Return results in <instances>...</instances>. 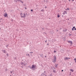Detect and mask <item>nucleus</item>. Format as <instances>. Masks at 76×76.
I'll return each instance as SVG.
<instances>
[{"label":"nucleus","mask_w":76,"mask_h":76,"mask_svg":"<svg viewBox=\"0 0 76 76\" xmlns=\"http://www.w3.org/2000/svg\"><path fill=\"white\" fill-rule=\"evenodd\" d=\"M44 72H45V71H44Z\"/></svg>","instance_id":"43"},{"label":"nucleus","mask_w":76,"mask_h":76,"mask_svg":"<svg viewBox=\"0 0 76 76\" xmlns=\"http://www.w3.org/2000/svg\"><path fill=\"white\" fill-rule=\"evenodd\" d=\"M4 17H7V14L6 13H5V14L4 15Z\"/></svg>","instance_id":"5"},{"label":"nucleus","mask_w":76,"mask_h":76,"mask_svg":"<svg viewBox=\"0 0 76 76\" xmlns=\"http://www.w3.org/2000/svg\"><path fill=\"white\" fill-rule=\"evenodd\" d=\"M8 45H7L6 46V47H7H7H8Z\"/></svg>","instance_id":"19"},{"label":"nucleus","mask_w":76,"mask_h":76,"mask_svg":"<svg viewBox=\"0 0 76 76\" xmlns=\"http://www.w3.org/2000/svg\"><path fill=\"white\" fill-rule=\"evenodd\" d=\"M59 17H60V15H58L57 17L58 18H59Z\"/></svg>","instance_id":"17"},{"label":"nucleus","mask_w":76,"mask_h":76,"mask_svg":"<svg viewBox=\"0 0 76 76\" xmlns=\"http://www.w3.org/2000/svg\"><path fill=\"white\" fill-rule=\"evenodd\" d=\"M3 19L2 18H0V20H2Z\"/></svg>","instance_id":"21"},{"label":"nucleus","mask_w":76,"mask_h":76,"mask_svg":"<svg viewBox=\"0 0 76 76\" xmlns=\"http://www.w3.org/2000/svg\"><path fill=\"white\" fill-rule=\"evenodd\" d=\"M55 67H57V66H58V64H56L55 65Z\"/></svg>","instance_id":"11"},{"label":"nucleus","mask_w":76,"mask_h":76,"mask_svg":"<svg viewBox=\"0 0 76 76\" xmlns=\"http://www.w3.org/2000/svg\"><path fill=\"white\" fill-rule=\"evenodd\" d=\"M54 60L53 61H52V62H53L54 63H55L56 62V60H57V58H56V56H54Z\"/></svg>","instance_id":"3"},{"label":"nucleus","mask_w":76,"mask_h":76,"mask_svg":"<svg viewBox=\"0 0 76 76\" xmlns=\"http://www.w3.org/2000/svg\"><path fill=\"white\" fill-rule=\"evenodd\" d=\"M20 15L21 16V18H25L26 17V15H25V14H22V13H20Z\"/></svg>","instance_id":"1"},{"label":"nucleus","mask_w":76,"mask_h":76,"mask_svg":"<svg viewBox=\"0 0 76 76\" xmlns=\"http://www.w3.org/2000/svg\"><path fill=\"white\" fill-rule=\"evenodd\" d=\"M15 1H16V3H17V1L16 0Z\"/></svg>","instance_id":"30"},{"label":"nucleus","mask_w":76,"mask_h":76,"mask_svg":"<svg viewBox=\"0 0 76 76\" xmlns=\"http://www.w3.org/2000/svg\"><path fill=\"white\" fill-rule=\"evenodd\" d=\"M64 60H68V58L67 57H65V58L64 59Z\"/></svg>","instance_id":"10"},{"label":"nucleus","mask_w":76,"mask_h":76,"mask_svg":"<svg viewBox=\"0 0 76 76\" xmlns=\"http://www.w3.org/2000/svg\"><path fill=\"white\" fill-rule=\"evenodd\" d=\"M50 76H51V74L50 75Z\"/></svg>","instance_id":"37"},{"label":"nucleus","mask_w":76,"mask_h":76,"mask_svg":"<svg viewBox=\"0 0 76 76\" xmlns=\"http://www.w3.org/2000/svg\"><path fill=\"white\" fill-rule=\"evenodd\" d=\"M46 2V3H47L48 2V0H47Z\"/></svg>","instance_id":"23"},{"label":"nucleus","mask_w":76,"mask_h":76,"mask_svg":"<svg viewBox=\"0 0 76 76\" xmlns=\"http://www.w3.org/2000/svg\"><path fill=\"white\" fill-rule=\"evenodd\" d=\"M30 53H33V52H30Z\"/></svg>","instance_id":"27"},{"label":"nucleus","mask_w":76,"mask_h":76,"mask_svg":"<svg viewBox=\"0 0 76 76\" xmlns=\"http://www.w3.org/2000/svg\"><path fill=\"white\" fill-rule=\"evenodd\" d=\"M25 9H27V8L26 7H25Z\"/></svg>","instance_id":"28"},{"label":"nucleus","mask_w":76,"mask_h":76,"mask_svg":"<svg viewBox=\"0 0 76 76\" xmlns=\"http://www.w3.org/2000/svg\"><path fill=\"white\" fill-rule=\"evenodd\" d=\"M31 12H32V11H33V10H31Z\"/></svg>","instance_id":"22"},{"label":"nucleus","mask_w":76,"mask_h":76,"mask_svg":"<svg viewBox=\"0 0 76 76\" xmlns=\"http://www.w3.org/2000/svg\"><path fill=\"white\" fill-rule=\"evenodd\" d=\"M65 32H66V31H65Z\"/></svg>","instance_id":"46"},{"label":"nucleus","mask_w":76,"mask_h":76,"mask_svg":"<svg viewBox=\"0 0 76 76\" xmlns=\"http://www.w3.org/2000/svg\"><path fill=\"white\" fill-rule=\"evenodd\" d=\"M41 57H43V54H42L40 55Z\"/></svg>","instance_id":"15"},{"label":"nucleus","mask_w":76,"mask_h":76,"mask_svg":"<svg viewBox=\"0 0 76 76\" xmlns=\"http://www.w3.org/2000/svg\"><path fill=\"white\" fill-rule=\"evenodd\" d=\"M69 10V8H67V9H66V10Z\"/></svg>","instance_id":"14"},{"label":"nucleus","mask_w":76,"mask_h":76,"mask_svg":"<svg viewBox=\"0 0 76 76\" xmlns=\"http://www.w3.org/2000/svg\"><path fill=\"white\" fill-rule=\"evenodd\" d=\"M74 28H75V27L74 26V27H73V28H72V31H74Z\"/></svg>","instance_id":"12"},{"label":"nucleus","mask_w":76,"mask_h":76,"mask_svg":"<svg viewBox=\"0 0 76 76\" xmlns=\"http://www.w3.org/2000/svg\"><path fill=\"white\" fill-rule=\"evenodd\" d=\"M69 35L70 36V35H71V34H69Z\"/></svg>","instance_id":"33"},{"label":"nucleus","mask_w":76,"mask_h":76,"mask_svg":"<svg viewBox=\"0 0 76 76\" xmlns=\"http://www.w3.org/2000/svg\"><path fill=\"white\" fill-rule=\"evenodd\" d=\"M70 71H71L72 72H73V71H74V70L72 69H71Z\"/></svg>","instance_id":"16"},{"label":"nucleus","mask_w":76,"mask_h":76,"mask_svg":"<svg viewBox=\"0 0 76 76\" xmlns=\"http://www.w3.org/2000/svg\"><path fill=\"white\" fill-rule=\"evenodd\" d=\"M21 65H22V66H25L26 65V64H24V63L22 62H21Z\"/></svg>","instance_id":"4"},{"label":"nucleus","mask_w":76,"mask_h":76,"mask_svg":"<svg viewBox=\"0 0 76 76\" xmlns=\"http://www.w3.org/2000/svg\"><path fill=\"white\" fill-rule=\"evenodd\" d=\"M47 40H46V41H45V42H47Z\"/></svg>","instance_id":"41"},{"label":"nucleus","mask_w":76,"mask_h":76,"mask_svg":"<svg viewBox=\"0 0 76 76\" xmlns=\"http://www.w3.org/2000/svg\"><path fill=\"white\" fill-rule=\"evenodd\" d=\"M15 59H16V58H14Z\"/></svg>","instance_id":"39"},{"label":"nucleus","mask_w":76,"mask_h":76,"mask_svg":"<svg viewBox=\"0 0 76 76\" xmlns=\"http://www.w3.org/2000/svg\"><path fill=\"white\" fill-rule=\"evenodd\" d=\"M69 1H70V0H69Z\"/></svg>","instance_id":"47"},{"label":"nucleus","mask_w":76,"mask_h":76,"mask_svg":"<svg viewBox=\"0 0 76 76\" xmlns=\"http://www.w3.org/2000/svg\"><path fill=\"white\" fill-rule=\"evenodd\" d=\"M45 57H47V56H45Z\"/></svg>","instance_id":"32"},{"label":"nucleus","mask_w":76,"mask_h":76,"mask_svg":"<svg viewBox=\"0 0 76 76\" xmlns=\"http://www.w3.org/2000/svg\"><path fill=\"white\" fill-rule=\"evenodd\" d=\"M7 56H8V53H7Z\"/></svg>","instance_id":"24"},{"label":"nucleus","mask_w":76,"mask_h":76,"mask_svg":"<svg viewBox=\"0 0 76 76\" xmlns=\"http://www.w3.org/2000/svg\"><path fill=\"white\" fill-rule=\"evenodd\" d=\"M54 53H57V52L56 50L54 51Z\"/></svg>","instance_id":"20"},{"label":"nucleus","mask_w":76,"mask_h":76,"mask_svg":"<svg viewBox=\"0 0 76 76\" xmlns=\"http://www.w3.org/2000/svg\"><path fill=\"white\" fill-rule=\"evenodd\" d=\"M45 8H47V7L45 6Z\"/></svg>","instance_id":"34"},{"label":"nucleus","mask_w":76,"mask_h":76,"mask_svg":"<svg viewBox=\"0 0 76 76\" xmlns=\"http://www.w3.org/2000/svg\"><path fill=\"white\" fill-rule=\"evenodd\" d=\"M1 22V21H0V22Z\"/></svg>","instance_id":"45"},{"label":"nucleus","mask_w":76,"mask_h":76,"mask_svg":"<svg viewBox=\"0 0 76 76\" xmlns=\"http://www.w3.org/2000/svg\"><path fill=\"white\" fill-rule=\"evenodd\" d=\"M66 13L67 14V11H64L63 13V15H65Z\"/></svg>","instance_id":"7"},{"label":"nucleus","mask_w":76,"mask_h":76,"mask_svg":"<svg viewBox=\"0 0 76 76\" xmlns=\"http://www.w3.org/2000/svg\"><path fill=\"white\" fill-rule=\"evenodd\" d=\"M74 1V0H73L72 1Z\"/></svg>","instance_id":"40"},{"label":"nucleus","mask_w":76,"mask_h":76,"mask_svg":"<svg viewBox=\"0 0 76 76\" xmlns=\"http://www.w3.org/2000/svg\"><path fill=\"white\" fill-rule=\"evenodd\" d=\"M11 73H12V71H11Z\"/></svg>","instance_id":"36"},{"label":"nucleus","mask_w":76,"mask_h":76,"mask_svg":"<svg viewBox=\"0 0 76 76\" xmlns=\"http://www.w3.org/2000/svg\"><path fill=\"white\" fill-rule=\"evenodd\" d=\"M42 29H44V28H42Z\"/></svg>","instance_id":"44"},{"label":"nucleus","mask_w":76,"mask_h":76,"mask_svg":"<svg viewBox=\"0 0 76 76\" xmlns=\"http://www.w3.org/2000/svg\"><path fill=\"white\" fill-rule=\"evenodd\" d=\"M53 73H56V71L55 70H53Z\"/></svg>","instance_id":"13"},{"label":"nucleus","mask_w":76,"mask_h":76,"mask_svg":"<svg viewBox=\"0 0 76 76\" xmlns=\"http://www.w3.org/2000/svg\"><path fill=\"white\" fill-rule=\"evenodd\" d=\"M4 12H5V10H4Z\"/></svg>","instance_id":"48"},{"label":"nucleus","mask_w":76,"mask_h":76,"mask_svg":"<svg viewBox=\"0 0 76 76\" xmlns=\"http://www.w3.org/2000/svg\"><path fill=\"white\" fill-rule=\"evenodd\" d=\"M62 17H63L64 16L63 15H62Z\"/></svg>","instance_id":"35"},{"label":"nucleus","mask_w":76,"mask_h":76,"mask_svg":"<svg viewBox=\"0 0 76 76\" xmlns=\"http://www.w3.org/2000/svg\"><path fill=\"white\" fill-rule=\"evenodd\" d=\"M74 60L75 61H76V58H75L74 59Z\"/></svg>","instance_id":"25"},{"label":"nucleus","mask_w":76,"mask_h":76,"mask_svg":"<svg viewBox=\"0 0 76 76\" xmlns=\"http://www.w3.org/2000/svg\"><path fill=\"white\" fill-rule=\"evenodd\" d=\"M61 71L62 72H63V70H62Z\"/></svg>","instance_id":"29"},{"label":"nucleus","mask_w":76,"mask_h":76,"mask_svg":"<svg viewBox=\"0 0 76 76\" xmlns=\"http://www.w3.org/2000/svg\"><path fill=\"white\" fill-rule=\"evenodd\" d=\"M36 67V65H32V67H30V68L31 69H35Z\"/></svg>","instance_id":"2"},{"label":"nucleus","mask_w":76,"mask_h":76,"mask_svg":"<svg viewBox=\"0 0 76 76\" xmlns=\"http://www.w3.org/2000/svg\"><path fill=\"white\" fill-rule=\"evenodd\" d=\"M2 51H3V52L4 53H5V54H6V53H7L6 50H2Z\"/></svg>","instance_id":"6"},{"label":"nucleus","mask_w":76,"mask_h":76,"mask_svg":"<svg viewBox=\"0 0 76 76\" xmlns=\"http://www.w3.org/2000/svg\"><path fill=\"white\" fill-rule=\"evenodd\" d=\"M68 58L69 59H70V58Z\"/></svg>","instance_id":"42"},{"label":"nucleus","mask_w":76,"mask_h":76,"mask_svg":"<svg viewBox=\"0 0 76 76\" xmlns=\"http://www.w3.org/2000/svg\"><path fill=\"white\" fill-rule=\"evenodd\" d=\"M17 1H19V0H17Z\"/></svg>","instance_id":"31"},{"label":"nucleus","mask_w":76,"mask_h":76,"mask_svg":"<svg viewBox=\"0 0 76 76\" xmlns=\"http://www.w3.org/2000/svg\"><path fill=\"white\" fill-rule=\"evenodd\" d=\"M19 0V1H20V2H22V3H23V2L22 1V0Z\"/></svg>","instance_id":"18"},{"label":"nucleus","mask_w":76,"mask_h":76,"mask_svg":"<svg viewBox=\"0 0 76 76\" xmlns=\"http://www.w3.org/2000/svg\"><path fill=\"white\" fill-rule=\"evenodd\" d=\"M68 42L69 43H70V44H73V43L72 42V41H68Z\"/></svg>","instance_id":"8"},{"label":"nucleus","mask_w":76,"mask_h":76,"mask_svg":"<svg viewBox=\"0 0 76 76\" xmlns=\"http://www.w3.org/2000/svg\"><path fill=\"white\" fill-rule=\"evenodd\" d=\"M74 29H75V30H76V28H74Z\"/></svg>","instance_id":"26"},{"label":"nucleus","mask_w":76,"mask_h":76,"mask_svg":"<svg viewBox=\"0 0 76 76\" xmlns=\"http://www.w3.org/2000/svg\"><path fill=\"white\" fill-rule=\"evenodd\" d=\"M45 74H44V73H42V74L41 75V76H44Z\"/></svg>","instance_id":"9"},{"label":"nucleus","mask_w":76,"mask_h":76,"mask_svg":"<svg viewBox=\"0 0 76 76\" xmlns=\"http://www.w3.org/2000/svg\"><path fill=\"white\" fill-rule=\"evenodd\" d=\"M63 31H64V30H63Z\"/></svg>","instance_id":"38"}]
</instances>
